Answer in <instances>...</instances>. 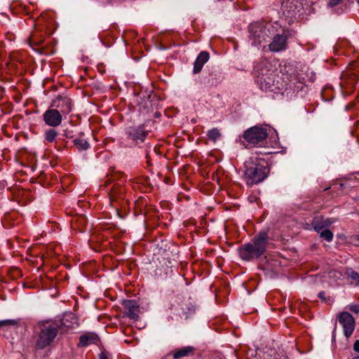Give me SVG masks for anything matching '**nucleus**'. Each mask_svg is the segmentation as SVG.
<instances>
[{
  "label": "nucleus",
  "mask_w": 359,
  "mask_h": 359,
  "mask_svg": "<svg viewBox=\"0 0 359 359\" xmlns=\"http://www.w3.org/2000/svg\"><path fill=\"white\" fill-rule=\"evenodd\" d=\"M144 125L130 126L125 130V135L128 140L132 141L134 144L142 143L147 135Z\"/></svg>",
  "instance_id": "obj_8"
},
{
  "label": "nucleus",
  "mask_w": 359,
  "mask_h": 359,
  "mask_svg": "<svg viewBox=\"0 0 359 359\" xmlns=\"http://www.w3.org/2000/svg\"><path fill=\"white\" fill-rule=\"evenodd\" d=\"M267 136V129L257 126L247 129L243 135V139L252 146L263 144Z\"/></svg>",
  "instance_id": "obj_6"
},
{
  "label": "nucleus",
  "mask_w": 359,
  "mask_h": 359,
  "mask_svg": "<svg viewBox=\"0 0 359 359\" xmlns=\"http://www.w3.org/2000/svg\"><path fill=\"white\" fill-rule=\"evenodd\" d=\"M333 223L334 220L332 219L318 216L313 219L311 226L316 232L320 233L324 228L329 227Z\"/></svg>",
  "instance_id": "obj_14"
},
{
  "label": "nucleus",
  "mask_w": 359,
  "mask_h": 359,
  "mask_svg": "<svg viewBox=\"0 0 359 359\" xmlns=\"http://www.w3.org/2000/svg\"><path fill=\"white\" fill-rule=\"evenodd\" d=\"M353 349L355 351L359 353V339L356 340L353 344Z\"/></svg>",
  "instance_id": "obj_28"
},
{
  "label": "nucleus",
  "mask_w": 359,
  "mask_h": 359,
  "mask_svg": "<svg viewBox=\"0 0 359 359\" xmlns=\"http://www.w3.org/2000/svg\"><path fill=\"white\" fill-rule=\"evenodd\" d=\"M71 321L72 323V324H76V325H78V323H77V318H75L74 315L72 314V313H69V314H67L65 316V318L62 319V323L67 327H72V328H74V326L73 325H67V322L68 321Z\"/></svg>",
  "instance_id": "obj_21"
},
{
  "label": "nucleus",
  "mask_w": 359,
  "mask_h": 359,
  "mask_svg": "<svg viewBox=\"0 0 359 359\" xmlns=\"http://www.w3.org/2000/svg\"><path fill=\"white\" fill-rule=\"evenodd\" d=\"M123 306L126 310L127 316L135 320L139 319V306L137 304L135 300L126 299L123 302Z\"/></svg>",
  "instance_id": "obj_13"
},
{
  "label": "nucleus",
  "mask_w": 359,
  "mask_h": 359,
  "mask_svg": "<svg viewBox=\"0 0 359 359\" xmlns=\"http://www.w3.org/2000/svg\"><path fill=\"white\" fill-rule=\"evenodd\" d=\"M207 136L210 140L216 142L221 137V133L218 128H214L207 132Z\"/></svg>",
  "instance_id": "obj_19"
},
{
  "label": "nucleus",
  "mask_w": 359,
  "mask_h": 359,
  "mask_svg": "<svg viewBox=\"0 0 359 359\" xmlns=\"http://www.w3.org/2000/svg\"><path fill=\"white\" fill-rule=\"evenodd\" d=\"M62 116L57 109L51 108H48L43 114V119L45 123L50 127H57L59 126L62 121Z\"/></svg>",
  "instance_id": "obj_11"
},
{
  "label": "nucleus",
  "mask_w": 359,
  "mask_h": 359,
  "mask_svg": "<svg viewBox=\"0 0 359 359\" xmlns=\"http://www.w3.org/2000/svg\"><path fill=\"white\" fill-rule=\"evenodd\" d=\"M99 338L97 335L93 332H88L79 337V342L78 346L86 347L90 344H95L97 343Z\"/></svg>",
  "instance_id": "obj_16"
},
{
  "label": "nucleus",
  "mask_w": 359,
  "mask_h": 359,
  "mask_svg": "<svg viewBox=\"0 0 359 359\" xmlns=\"http://www.w3.org/2000/svg\"><path fill=\"white\" fill-rule=\"evenodd\" d=\"M318 297L322 299L323 302H325L326 303H328V304H331L332 303V299L330 298L328 299V301H327L326 298H325V292L324 291H321L318 293Z\"/></svg>",
  "instance_id": "obj_25"
},
{
  "label": "nucleus",
  "mask_w": 359,
  "mask_h": 359,
  "mask_svg": "<svg viewBox=\"0 0 359 359\" xmlns=\"http://www.w3.org/2000/svg\"><path fill=\"white\" fill-rule=\"evenodd\" d=\"M58 325L53 323H43L39 326L36 346L39 349L50 346L58 333Z\"/></svg>",
  "instance_id": "obj_5"
},
{
  "label": "nucleus",
  "mask_w": 359,
  "mask_h": 359,
  "mask_svg": "<svg viewBox=\"0 0 359 359\" xmlns=\"http://www.w3.org/2000/svg\"><path fill=\"white\" fill-rule=\"evenodd\" d=\"M160 116H161V113L160 112H156L155 113V117L158 118Z\"/></svg>",
  "instance_id": "obj_31"
},
{
  "label": "nucleus",
  "mask_w": 359,
  "mask_h": 359,
  "mask_svg": "<svg viewBox=\"0 0 359 359\" xmlns=\"http://www.w3.org/2000/svg\"><path fill=\"white\" fill-rule=\"evenodd\" d=\"M352 359H359V356L353 357Z\"/></svg>",
  "instance_id": "obj_32"
},
{
  "label": "nucleus",
  "mask_w": 359,
  "mask_h": 359,
  "mask_svg": "<svg viewBox=\"0 0 359 359\" xmlns=\"http://www.w3.org/2000/svg\"><path fill=\"white\" fill-rule=\"evenodd\" d=\"M312 4L309 0H286L282 4L283 13L287 18L301 16L311 11Z\"/></svg>",
  "instance_id": "obj_4"
},
{
  "label": "nucleus",
  "mask_w": 359,
  "mask_h": 359,
  "mask_svg": "<svg viewBox=\"0 0 359 359\" xmlns=\"http://www.w3.org/2000/svg\"><path fill=\"white\" fill-rule=\"evenodd\" d=\"M358 4H359V0H357Z\"/></svg>",
  "instance_id": "obj_34"
},
{
  "label": "nucleus",
  "mask_w": 359,
  "mask_h": 359,
  "mask_svg": "<svg viewBox=\"0 0 359 359\" xmlns=\"http://www.w3.org/2000/svg\"><path fill=\"white\" fill-rule=\"evenodd\" d=\"M269 243L268 233L260 231L250 243L242 245L239 248V255L245 261L250 262L262 256Z\"/></svg>",
  "instance_id": "obj_3"
},
{
  "label": "nucleus",
  "mask_w": 359,
  "mask_h": 359,
  "mask_svg": "<svg viewBox=\"0 0 359 359\" xmlns=\"http://www.w3.org/2000/svg\"><path fill=\"white\" fill-rule=\"evenodd\" d=\"M287 36L285 34H276L273 36L269 48L271 52H279L287 48Z\"/></svg>",
  "instance_id": "obj_12"
},
{
  "label": "nucleus",
  "mask_w": 359,
  "mask_h": 359,
  "mask_svg": "<svg viewBox=\"0 0 359 359\" xmlns=\"http://www.w3.org/2000/svg\"><path fill=\"white\" fill-rule=\"evenodd\" d=\"M50 107L57 109V111L66 118V116L72 111L73 104L72 100L66 96L58 95L50 103Z\"/></svg>",
  "instance_id": "obj_9"
},
{
  "label": "nucleus",
  "mask_w": 359,
  "mask_h": 359,
  "mask_svg": "<svg viewBox=\"0 0 359 359\" xmlns=\"http://www.w3.org/2000/svg\"><path fill=\"white\" fill-rule=\"evenodd\" d=\"M356 239H357L358 241H359V235H357V236H356Z\"/></svg>",
  "instance_id": "obj_33"
},
{
  "label": "nucleus",
  "mask_w": 359,
  "mask_h": 359,
  "mask_svg": "<svg viewBox=\"0 0 359 359\" xmlns=\"http://www.w3.org/2000/svg\"><path fill=\"white\" fill-rule=\"evenodd\" d=\"M343 0H329L328 6L331 8L339 5Z\"/></svg>",
  "instance_id": "obj_26"
},
{
  "label": "nucleus",
  "mask_w": 359,
  "mask_h": 359,
  "mask_svg": "<svg viewBox=\"0 0 359 359\" xmlns=\"http://www.w3.org/2000/svg\"><path fill=\"white\" fill-rule=\"evenodd\" d=\"M250 38L252 44L258 46L268 37L266 27L259 22H253L249 25Z\"/></svg>",
  "instance_id": "obj_7"
},
{
  "label": "nucleus",
  "mask_w": 359,
  "mask_h": 359,
  "mask_svg": "<svg viewBox=\"0 0 359 359\" xmlns=\"http://www.w3.org/2000/svg\"><path fill=\"white\" fill-rule=\"evenodd\" d=\"M346 273L351 284L359 285V273L351 268L346 269Z\"/></svg>",
  "instance_id": "obj_18"
},
{
  "label": "nucleus",
  "mask_w": 359,
  "mask_h": 359,
  "mask_svg": "<svg viewBox=\"0 0 359 359\" xmlns=\"http://www.w3.org/2000/svg\"><path fill=\"white\" fill-rule=\"evenodd\" d=\"M243 172L247 185L252 187L263 182L267 177L269 168L264 159L250 158L244 163Z\"/></svg>",
  "instance_id": "obj_2"
},
{
  "label": "nucleus",
  "mask_w": 359,
  "mask_h": 359,
  "mask_svg": "<svg viewBox=\"0 0 359 359\" xmlns=\"http://www.w3.org/2000/svg\"><path fill=\"white\" fill-rule=\"evenodd\" d=\"M320 236L327 242H331L333 240V233L329 229L320 231Z\"/></svg>",
  "instance_id": "obj_23"
},
{
  "label": "nucleus",
  "mask_w": 359,
  "mask_h": 359,
  "mask_svg": "<svg viewBox=\"0 0 359 359\" xmlns=\"http://www.w3.org/2000/svg\"><path fill=\"white\" fill-rule=\"evenodd\" d=\"M348 309L350 311H351L352 312H353L355 313H359V305H357V304L350 305L348 306Z\"/></svg>",
  "instance_id": "obj_27"
},
{
  "label": "nucleus",
  "mask_w": 359,
  "mask_h": 359,
  "mask_svg": "<svg viewBox=\"0 0 359 359\" xmlns=\"http://www.w3.org/2000/svg\"><path fill=\"white\" fill-rule=\"evenodd\" d=\"M209 57L210 56L208 52H201L194 62L193 72L194 74L199 73L201 71L204 64L209 60Z\"/></svg>",
  "instance_id": "obj_17"
},
{
  "label": "nucleus",
  "mask_w": 359,
  "mask_h": 359,
  "mask_svg": "<svg viewBox=\"0 0 359 359\" xmlns=\"http://www.w3.org/2000/svg\"><path fill=\"white\" fill-rule=\"evenodd\" d=\"M98 359H108L107 353L105 352H101L99 355Z\"/></svg>",
  "instance_id": "obj_29"
},
{
  "label": "nucleus",
  "mask_w": 359,
  "mask_h": 359,
  "mask_svg": "<svg viewBox=\"0 0 359 359\" xmlns=\"http://www.w3.org/2000/svg\"><path fill=\"white\" fill-rule=\"evenodd\" d=\"M74 143L76 146V147L80 150H86L88 149L90 146L88 142L83 138L74 139Z\"/></svg>",
  "instance_id": "obj_20"
},
{
  "label": "nucleus",
  "mask_w": 359,
  "mask_h": 359,
  "mask_svg": "<svg viewBox=\"0 0 359 359\" xmlns=\"http://www.w3.org/2000/svg\"><path fill=\"white\" fill-rule=\"evenodd\" d=\"M339 323L343 327L344 335L348 338L355 329V320L351 313L344 311L338 316Z\"/></svg>",
  "instance_id": "obj_10"
},
{
  "label": "nucleus",
  "mask_w": 359,
  "mask_h": 359,
  "mask_svg": "<svg viewBox=\"0 0 359 359\" xmlns=\"http://www.w3.org/2000/svg\"><path fill=\"white\" fill-rule=\"evenodd\" d=\"M255 82L262 90L275 91L281 88L277 69L272 64L263 60L254 68Z\"/></svg>",
  "instance_id": "obj_1"
},
{
  "label": "nucleus",
  "mask_w": 359,
  "mask_h": 359,
  "mask_svg": "<svg viewBox=\"0 0 359 359\" xmlns=\"http://www.w3.org/2000/svg\"><path fill=\"white\" fill-rule=\"evenodd\" d=\"M35 38H36V36H35L34 34H33V35H32V40L35 43H36V44H40V43L42 42V41H36Z\"/></svg>",
  "instance_id": "obj_30"
},
{
  "label": "nucleus",
  "mask_w": 359,
  "mask_h": 359,
  "mask_svg": "<svg viewBox=\"0 0 359 359\" xmlns=\"http://www.w3.org/2000/svg\"><path fill=\"white\" fill-rule=\"evenodd\" d=\"M57 132L54 129H49L45 133V140L48 142H53L57 137Z\"/></svg>",
  "instance_id": "obj_22"
},
{
  "label": "nucleus",
  "mask_w": 359,
  "mask_h": 359,
  "mask_svg": "<svg viewBox=\"0 0 359 359\" xmlns=\"http://www.w3.org/2000/svg\"><path fill=\"white\" fill-rule=\"evenodd\" d=\"M196 351V348L192 346H187L182 347L179 349L172 351L171 353L167 354L165 358H167L170 355H172L174 359H180L184 357L193 355Z\"/></svg>",
  "instance_id": "obj_15"
},
{
  "label": "nucleus",
  "mask_w": 359,
  "mask_h": 359,
  "mask_svg": "<svg viewBox=\"0 0 359 359\" xmlns=\"http://www.w3.org/2000/svg\"><path fill=\"white\" fill-rule=\"evenodd\" d=\"M18 323L16 320H0V328L5 326H15Z\"/></svg>",
  "instance_id": "obj_24"
}]
</instances>
